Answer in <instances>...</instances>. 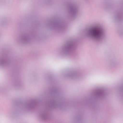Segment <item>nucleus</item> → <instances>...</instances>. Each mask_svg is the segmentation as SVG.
Instances as JSON below:
<instances>
[{"label": "nucleus", "instance_id": "nucleus-1", "mask_svg": "<svg viewBox=\"0 0 123 123\" xmlns=\"http://www.w3.org/2000/svg\"><path fill=\"white\" fill-rule=\"evenodd\" d=\"M40 117L42 118L43 120L46 119L47 118V116H40Z\"/></svg>", "mask_w": 123, "mask_h": 123}]
</instances>
